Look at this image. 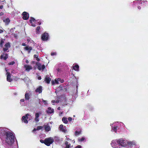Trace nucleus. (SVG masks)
I'll return each instance as SVG.
<instances>
[{
	"label": "nucleus",
	"mask_w": 148,
	"mask_h": 148,
	"mask_svg": "<svg viewBox=\"0 0 148 148\" xmlns=\"http://www.w3.org/2000/svg\"><path fill=\"white\" fill-rule=\"evenodd\" d=\"M85 138H84L82 137L81 138H79L78 139V140L79 141H82L84 140H85Z\"/></svg>",
	"instance_id": "c85d7f7f"
},
{
	"label": "nucleus",
	"mask_w": 148,
	"mask_h": 148,
	"mask_svg": "<svg viewBox=\"0 0 148 148\" xmlns=\"http://www.w3.org/2000/svg\"><path fill=\"white\" fill-rule=\"evenodd\" d=\"M10 43L9 42L7 43L5 45V47H7L8 48H9L10 47Z\"/></svg>",
	"instance_id": "393cba45"
},
{
	"label": "nucleus",
	"mask_w": 148,
	"mask_h": 148,
	"mask_svg": "<svg viewBox=\"0 0 148 148\" xmlns=\"http://www.w3.org/2000/svg\"><path fill=\"white\" fill-rule=\"evenodd\" d=\"M5 129V128H0V136H4L6 142L9 145H11L14 142V136L12 133L10 132H6Z\"/></svg>",
	"instance_id": "f257e3e1"
},
{
	"label": "nucleus",
	"mask_w": 148,
	"mask_h": 148,
	"mask_svg": "<svg viewBox=\"0 0 148 148\" xmlns=\"http://www.w3.org/2000/svg\"><path fill=\"white\" fill-rule=\"evenodd\" d=\"M37 130H41V129H42V128H43V127L42 126H37Z\"/></svg>",
	"instance_id": "a878e982"
},
{
	"label": "nucleus",
	"mask_w": 148,
	"mask_h": 148,
	"mask_svg": "<svg viewBox=\"0 0 148 148\" xmlns=\"http://www.w3.org/2000/svg\"><path fill=\"white\" fill-rule=\"evenodd\" d=\"M44 127L45 128V130L46 131L48 132L50 130V127L49 124H47L46 125H44Z\"/></svg>",
	"instance_id": "9d476101"
},
{
	"label": "nucleus",
	"mask_w": 148,
	"mask_h": 148,
	"mask_svg": "<svg viewBox=\"0 0 148 148\" xmlns=\"http://www.w3.org/2000/svg\"><path fill=\"white\" fill-rule=\"evenodd\" d=\"M8 58V57L4 56L3 57V59L4 60H6Z\"/></svg>",
	"instance_id": "a18cd8bd"
},
{
	"label": "nucleus",
	"mask_w": 148,
	"mask_h": 148,
	"mask_svg": "<svg viewBox=\"0 0 148 148\" xmlns=\"http://www.w3.org/2000/svg\"><path fill=\"white\" fill-rule=\"evenodd\" d=\"M4 42V41L3 40H1L0 43V47H3V44Z\"/></svg>",
	"instance_id": "5701e85b"
},
{
	"label": "nucleus",
	"mask_w": 148,
	"mask_h": 148,
	"mask_svg": "<svg viewBox=\"0 0 148 148\" xmlns=\"http://www.w3.org/2000/svg\"><path fill=\"white\" fill-rule=\"evenodd\" d=\"M48 37V34L47 33H45L42 36V39L43 40H46Z\"/></svg>",
	"instance_id": "423d86ee"
},
{
	"label": "nucleus",
	"mask_w": 148,
	"mask_h": 148,
	"mask_svg": "<svg viewBox=\"0 0 148 148\" xmlns=\"http://www.w3.org/2000/svg\"><path fill=\"white\" fill-rule=\"evenodd\" d=\"M53 142L54 139L52 137H50L45 139V144L47 146H50Z\"/></svg>",
	"instance_id": "7ed1b4c3"
},
{
	"label": "nucleus",
	"mask_w": 148,
	"mask_h": 148,
	"mask_svg": "<svg viewBox=\"0 0 148 148\" xmlns=\"http://www.w3.org/2000/svg\"><path fill=\"white\" fill-rule=\"evenodd\" d=\"M117 142L118 144L122 146L125 147L128 143V141L126 140L123 139H121L119 140H117Z\"/></svg>",
	"instance_id": "f03ea898"
},
{
	"label": "nucleus",
	"mask_w": 148,
	"mask_h": 148,
	"mask_svg": "<svg viewBox=\"0 0 148 148\" xmlns=\"http://www.w3.org/2000/svg\"><path fill=\"white\" fill-rule=\"evenodd\" d=\"M81 133V132H78V131H76L75 132V136H77Z\"/></svg>",
	"instance_id": "bb28decb"
},
{
	"label": "nucleus",
	"mask_w": 148,
	"mask_h": 148,
	"mask_svg": "<svg viewBox=\"0 0 148 148\" xmlns=\"http://www.w3.org/2000/svg\"><path fill=\"white\" fill-rule=\"evenodd\" d=\"M51 80V79L47 75L45 78V81L48 84H49Z\"/></svg>",
	"instance_id": "2eb2a0df"
},
{
	"label": "nucleus",
	"mask_w": 148,
	"mask_h": 148,
	"mask_svg": "<svg viewBox=\"0 0 148 148\" xmlns=\"http://www.w3.org/2000/svg\"><path fill=\"white\" fill-rule=\"evenodd\" d=\"M68 120L69 121H72V119L71 118L69 117L68 118Z\"/></svg>",
	"instance_id": "4c0bfd02"
},
{
	"label": "nucleus",
	"mask_w": 148,
	"mask_h": 148,
	"mask_svg": "<svg viewBox=\"0 0 148 148\" xmlns=\"http://www.w3.org/2000/svg\"><path fill=\"white\" fill-rule=\"evenodd\" d=\"M23 18L24 20H27L29 17V14L26 12H24L23 13Z\"/></svg>",
	"instance_id": "0eeeda50"
},
{
	"label": "nucleus",
	"mask_w": 148,
	"mask_h": 148,
	"mask_svg": "<svg viewBox=\"0 0 148 148\" xmlns=\"http://www.w3.org/2000/svg\"><path fill=\"white\" fill-rule=\"evenodd\" d=\"M138 8L139 9H141V7L140 6H138Z\"/></svg>",
	"instance_id": "052dcab7"
},
{
	"label": "nucleus",
	"mask_w": 148,
	"mask_h": 148,
	"mask_svg": "<svg viewBox=\"0 0 148 148\" xmlns=\"http://www.w3.org/2000/svg\"><path fill=\"white\" fill-rule=\"evenodd\" d=\"M24 67L26 70L27 71H29L30 70L32 69V67L31 66L28 65H25Z\"/></svg>",
	"instance_id": "f8f14e48"
},
{
	"label": "nucleus",
	"mask_w": 148,
	"mask_h": 148,
	"mask_svg": "<svg viewBox=\"0 0 148 148\" xmlns=\"http://www.w3.org/2000/svg\"><path fill=\"white\" fill-rule=\"evenodd\" d=\"M9 48L7 47H5L3 48V50L4 51H7L8 49Z\"/></svg>",
	"instance_id": "2f4dec72"
},
{
	"label": "nucleus",
	"mask_w": 148,
	"mask_h": 148,
	"mask_svg": "<svg viewBox=\"0 0 148 148\" xmlns=\"http://www.w3.org/2000/svg\"><path fill=\"white\" fill-rule=\"evenodd\" d=\"M45 66L44 65H43L41 66L42 69H44L45 68Z\"/></svg>",
	"instance_id": "e433bc0d"
},
{
	"label": "nucleus",
	"mask_w": 148,
	"mask_h": 148,
	"mask_svg": "<svg viewBox=\"0 0 148 148\" xmlns=\"http://www.w3.org/2000/svg\"><path fill=\"white\" fill-rule=\"evenodd\" d=\"M52 103H53V104L54 105V103L55 102L54 100H52L51 101Z\"/></svg>",
	"instance_id": "3c124183"
},
{
	"label": "nucleus",
	"mask_w": 148,
	"mask_h": 148,
	"mask_svg": "<svg viewBox=\"0 0 148 148\" xmlns=\"http://www.w3.org/2000/svg\"><path fill=\"white\" fill-rule=\"evenodd\" d=\"M42 102L45 103V104L47 103V102L46 100H45L42 99Z\"/></svg>",
	"instance_id": "c9c22d12"
},
{
	"label": "nucleus",
	"mask_w": 148,
	"mask_h": 148,
	"mask_svg": "<svg viewBox=\"0 0 148 148\" xmlns=\"http://www.w3.org/2000/svg\"><path fill=\"white\" fill-rule=\"evenodd\" d=\"M111 145L113 147H118L117 145L118 144L117 142V140H113L111 143Z\"/></svg>",
	"instance_id": "39448f33"
},
{
	"label": "nucleus",
	"mask_w": 148,
	"mask_h": 148,
	"mask_svg": "<svg viewBox=\"0 0 148 148\" xmlns=\"http://www.w3.org/2000/svg\"><path fill=\"white\" fill-rule=\"evenodd\" d=\"M55 102L56 103H58L59 102V101H55Z\"/></svg>",
	"instance_id": "e2e57ef3"
},
{
	"label": "nucleus",
	"mask_w": 148,
	"mask_h": 148,
	"mask_svg": "<svg viewBox=\"0 0 148 148\" xmlns=\"http://www.w3.org/2000/svg\"><path fill=\"white\" fill-rule=\"evenodd\" d=\"M56 53H51V56H53L54 55H56Z\"/></svg>",
	"instance_id": "37998d69"
},
{
	"label": "nucleus",
	"mask_w": 148,
	"mask_h": 148,
	"mask_svg": "<svg viewBox=\"0 0 148 148\" xmlns=\"http://www.w3.org/2000/svg\"><path fill=\"white\" fill-rule=\"evenodd\" d=\"M66 145V148H70V144L67 141H66L65 143Z\"/></svg>",
	"instance_id": "6ab92c4d"
},
{
	"label": "nucleus",
	"mask_w": 148,
	"mask_h": 148,
	"mask_svg": "<svg viewBox=\"0 0 148 148\" xmlns=\"http://www.w3.org/2000/svg\"><path fill=\"white\" fill-rule=\"evenodd\" d=\"M3 32V30L2 29H0V33H1Z\"/></svg>",
	"instance_id": "8fccbe9b"
},
{
	"label": "nucleus",
	"mask_w": 148,
	"mask_h": 148,
	"mask_svg": "<svg viewBox=\"0 0 148 148\" xmlns=\"http://www.w3.org/2000/svg\"><path fill=\"white\" fill-rule=\"evenodd\" d=\"M40 142L42 143H44L45 144V139L44 140L41 139L40 140Z\"/></svg>",
	"instance_id": "473e14b6"
},
{
	"label": "nucleus",
	"mask_w": 148,
	"mask_h": 148,
	"mask_svg": "<svg viewBox=\"0 0 148 148\" xmlns=\"http://www.w3.org/2000/svg\"><path fill=\"white\" fill-rule=\"evenodd\" d=\"M20 101L21 102H24V99H22Z\"/></svg>",
	"instance_id": "603ef678"
},
{
	"label": "nucleus",
	"mask_w": 148,
	"mask_h": 148,
	"mask_svg": "<svg viewBox=\"0 0 148 148\" xmlns=\"http://www.w3.org/2000/svg\"><path fill=\"white\" fill-rule=\"evenodd\" d=\"M36 58V60L37 61H39L40 60V59L38 58V57L37 58Z\"/></svg>",
	"instance_id": "864d4df0"
},
{
	"label": "nucleus",
	"mask_w": 148,
	"mask_h": 148,
	"mask_svg": "<svg viewBox=\"0 0 148 148\" xmlns=\"http://www.w3.org/2000/svg\"><path fill=\"white\" fill-rule=\"evenodd\" d=\"M3 55H1V56H0V58L1 59H2L3 58Z\"/></svg>",
	"instance_id": "4d7b16f0"
},
{
	"label": "nucleus",
	"mask_w": 148,
	"mask_h": 148,
	"mask_svg": "<svg viewBox=\"0 0 148 148\" xmlns=\"http://www.w3.org/2000/svg\"><path fill=\"white\" fill-rule=\"evenodd\" d=\"M3 21L6 25L8 24L10 21L9 19L8 18H6L5 20H4Z\"/></svg>",
	"instance_id": "412c9836"
},
{
	"label": "nucleus",
	"mask_w": 148,
	"mask_h": 148,
	"mask_svg": "<svg viewBox=\"0 0 148 148\" xmlns=\"http://www.w3.org/2000/svg\"><path fill=\"white\" fill-rule=\"evenodd\" d=\"M60 130V131H61L63 132H66L67 130L66 129V128L65 127H64L63 125H61L59 127Z\"/></svg>",
	"instance_id": "6e6552de"
},
{
	"label": "nucleus",
	"mask_w": 148,
	"mask_h": 148,
	"mask_svg": "<svg viewBox=\"0 0 148 148\" xmlns=\"http://www.w3.org/2000/svg\"><path fill=\"white\" fill-rule=\"evenodd\" d=\"M25 98L26 100H29L30 98V95L29 94L26 93L25 95Z\"/></svg>",
	"instance_id": "a211bd4d"
},
{
	"label": "nucleus",
	"mask_w": 148,
	"mask_h": 148,
	"mask_svg": "<svg viewBox=\"0 0 148 148\" xmlns=\"http://www.w3.org/2000/svg\"><path fill=\"white\" fill-rule=\"evenodd\" d=\"M33 21V22H34L36 21V20H35V18L32 17H31L30 18V20H29L30 22L32 23V21Z\"/></svg>",
	"instance_id": "b1692460"
},
{
	"label": "nucleus",
	"mask_w": 148,
	"mask_h": 148,
	"mask_svg": "<svg viewBox=\"0 0 148 148\" xmlns=\"http://www.w3.org/2000/svg\"><path fill=\"white\" fill-rule=\"evenodd\" d=\"M40 29V26H38L36 28V30L37 31H38Z\"/></svg>",
	"instance_id": "ea45409f"
},
{
	"label": "nucleus",
	"mask_w": 148,
	"mask_h": 148,
	"mask_svg": "<svg viewBox=\"0 0 148 148\" xmlns=\"http://www.w3.org/2000/svg\"><path fill=\"white\" fill-rule=\"evenodd\" d=\"M62 120L64 123L66 124L68 123V121L66 118L64 117L62 118Z\"/></svg>",
	"instance_id": "aec40b11"
},
{
	"label": "nucleus",
	"mask_w": 148,
	"mask_h": 148,
	"mask_svg": "<svg viewBox=\"0 0 148 148\" xmlns=\"http://www.w3.org/2000/svg\"><path fill=\"white\" fill-rule=\"evenodd\" d=\"M60 82L61 83H62L64 82V80H63V79H61V80L60 81Z\"/></svg>",
	"instance_id": "49530a36"
},
{
	"label": "nucleus",
	"mask_w": 148,
	"mask_h": 148,
	"mask_svg": "<svg viewBox=\"0 0 148 148\" xmlns=\"http://www.w3.org/2000/svg\"><path fill=\"white\" fill-rule=\"evenodd\" d=\"M22 45H23V46H25V43H23L22 44Z\"/></svg>",
	"instance_id": "0e129e2a"
},
{
	"label": "nucleus",
	"mask_w": 148,
	"mask_h": 148,
	"mask_svg": "<svg viewBox=\"0 0 148 148\" xmlns=\"http://www.w3.org/2000/svg\"><path fill=\"white\" fill-rule=\"evenodd\" d=\"M75 148H81V146L80 145H78Z\"/></svg>",
	"instance_id": "79ce46f5"
},
{
	"label": "nucleus",
	"mask_w": 148,
	"mask_h": 148,
	"mask_svg": "<svg viewBox=\"0 0 148 148\" xmlns=\"http://www.w3.org/2000/svg\"><path fill=\"white\" fill-rule=\"evenodd\" d=\"M54 138L56 140H59V139L58 137H55Z\"/></svg>",
	"instance_id": "a19ab883"
},
{
	"label": "nucleus",
	"mask_w": 148,
	"mask_h": 148,
	"mask_svg": "<svg viewBox=\"0 0 148 148\" xmlns=\"http://www.w3.org/2000/svg\"><path fill=\"white\" fill-rule=\"evenodd\" d=\"M35 120L36 122H38L39 121L38 118V117H35Z\"/></svg>",
	"instance_id": "f704fd0d"
},
{
	"label": "nucleus",
	"mask_w": 148,
	"mask_h": 148,
	"mask_svg": "<svg viewBox=\"0 0 148 148\" xmlns=\"http://www.w3.org/2000/svg\"><path fill=\"white\" fill-rule=\"evenodd\" d=\"M117 127H114L112 128V129L115 132H116V131L117 130Z\"/></svg>",
	"instance_id": "c756f323"
},
{
	"label": "nucleus",
	"mask_w": 148,
	"mask_h": 148,
	"mask_svg": "<svg viewBox=\"0 0 148 148\" xmlns=\"http://www.w3.org/2000/svg\"><path fill=\"white\" fill-rule=\"evenodd\" d=\"M25 49L27 51H29V53L30 52V51L32 49V48L31 47L27 46L25 47Z\"/></svg>",
	"instance_id": "dca6fc26"
},
{
	"label": "nucleus",
	"mask_w": 148,
	"mask_h": 148,
	"mask_svg": "<svg viewBox=\"0 0 148 148\" xmlns=\"http://www.w3.org/2000/svg\"><path fill=\"white\" fill-rule=\"evenodd\" d=\"M60 80H61L60 78H59L57 79H55V82L56 84H58V81H60Z\"/></svg>",
	"instance_id": "cd10ccee"
},
{
	"label": "nucleus",
	"mask_w": 148,
	"mask_h": 148,
	"mask_svg": "<svg viewBox=\"0 0 148 148\" xmlns=\"http://www.w3.org/2000/svg\"><path fill=\"white\" fill-rule=\"evenodd\" d=\"M135 144V143L134 142H128V145L131 147V146L132 145Z\"/></svg>",
	"instance_id": "4be33fe9"
},
{
	"label": "nucleus",
	"mask_w": 148,
	"mask_h": 148,
	"mask_svg": "<svg viewBox=\"0 0 148 148\" xmlns=\"http://www.w3.org/2000/svg\"><path fill=\"white\" fill-rule=\"evenodd\" d=\"M29 116V114H26L25 116H23L22 117V121H23L26 123H28V121L27 120V119H28V116Z\"/></svg>",
	"instance_id": "20e7f679"
},
{
	"label": "nucleus",
	"mask_w": 148,
	"mask_h": 148,
	"mask_svg": "<svg viewBox=\"0 0 148 148\" xmlns=\"http://www.w3.org/2000/svg\"><path fill=\"white\" fill-rule=\"evenodd\" d=\"M3 8V5H1L0 6V9H2Z\"/></svg>",
	"instance_id": "5fc2aeb1"
},
{
	"label": "nucleus",
	"mask_w": 148,
	"mask_h": 148,
	"mask_svg": "<svg viewBox=\"0 0 148 148\" xmlns=\"http://www.w3.org/2000/svg\"><path fill=\"white\" fill-rule=\"evenodd\" d=\"M42 87L41 86H40L39 87L37 88L35 91L36 92H38L39 93H40L42 92Z\"/></svg>",
	"instance_id": "9b49d317"
},
{
	"label": "nucleus",
	"mask_w": 148,
	"mask_h": 148,
	"mask_svg": "<svg viewBox=\"0 0 148 148\" xmlns=\"http://www.w3.org/2000/svg\"><path fill=\"white\" fill-rule=\"evenodd\" d=\"M36 64L37 66V68L39 70H40L42 69L41 68V64H40L39 62H37L36 63Z\"/></svg>",
	"instance_id": "4468645a"
},
{
	"label": "nucleus",
	"mask_w": 148,
	"mask_h": 148,
	"mask_svg": "<svg viewBox=\"0 0 148 148\" xmlns=\"http://www.w3.org/2000/svg\"><path fill=\"white\" fill-rule=\"evenodd\" d=\"M5 56L8 57V54H7V53L5 54Z\"/></svg>",
	"instance_id": "338daca9"
},
{
	"label": "nucleus",
	"mask_w": 148,
	"mask_h": 148,
	"mask_svg": "<svg viewBox=\"0 0 148 148\" xmlns=\"http://www.w3.org/2000/svg\"><path fill=\"white\" fill-rule=\"evenodd\" d=\"M25 62L27 63H29V61L27 60H26Z\"/></svg>",
	"instance_id": "bf43d9fd"
},
{
	"label": "nucleus",
	"mask_w": 148,
	"mask_h": 148,
	"mask_svg": "<svg viewBox=\"0 0 148 148\" xmlns=\"http://www.w3.org/2000/svg\"><path fill=\"white\" fill-rule=\"evenodd\" d=\"M15 29V28H14V27L13 28H12L10 30V32H12V31L14 30Z\"/></svg>",
	"instance_id": "58836bf2"
},
{
	"label": "nucleus",
	"mask_w": 148,
	"mask_h": 148,
	"mask_svg": "<svg viewBox=\"0 0 148 148\" xmlns=\"http://www.w3.org/2000/svg\"><path fill=\"white\" fill-rule=\"evenodd\" d=\"M38 24L39 25H40V24H41V23L40 22H38Z\"/></svg>",
	"instance_id": "774afa93"
},
{
	"label": "nucleus",
	"mask_w": 148,
	"mask_h": 148,
	"mask_svg": "<svg viewBox=\"0 0 148 148\" xmlns=\"http://www.w3.org/2000/svg\"><path fill=\"white\" fill-rule=\"evenodd\" d=\"M15 63V62L14 61H12L11 62H10L8 63V64L9 65H12L14 64Z\"/></svg>",
	"instance_id": "7c9ffc66"
},
{
	"label": "nucleus",
	"mask_w": 148,
	"mask_h": 148,
	"mask_svg": "<svg viewBox=\"0 0 148 148\" xmlns=\"http://www.w3.org/2000/svg\"><path fill=\"white\" fill-rule=\"evenodd\" d=\"M3 13L2 12H1L0 13V16H1L3 15Z\"/></svg>",
	"instance_id": "de8ad7c7"
},
{
	"label": "nucleus",
	"mask_w": 148,
	"mask_h": 148,
	"mask_svg": "<svg viewBox=\"0 0 148 148\" xmlns=\"http://www.w3.org/2000/svg\"><path fill=\"white\" fill-rule=\"evenodd\" d=\"M47 113L51 114L53 112L54 110L51 109L50 107H49L48 108V110H47Z\"/></svg>",
	"instance_id": "ddd939ff"
},
{
	"label": "nucleus",
	"mask_w": 148,
	"mask_h": 148,
	"mask_svg": "<svg viewBox=\"0 0 148 148\" xmlns=\"http://www.w3.org/2000/svg\"><path fill=\"white\" fill-rule=\"evenodd\" d=\"M32 26H33L35 27V25L34 24V23H32Z\"/></svg>",
	"instance_id": "13d9d810"
},
{
	"label": "nucleus",
	"mask_w": 148,
	"mask_h": 148,
	"mask_svg": "<svg viewBox=\"0 0 148 148\" xmlns=\"http://www.w3.org/2000/svg\"><path fill=\"white\" fill-rule=\"evenodd\" d=\"M6 74L7 75V81L9 82H11L12 80V79L11 78H10L11 76H10V73L9 72H7Z\"/></svg>",
	"instance_id": "1a4fd4ad"
},
{
	"label": "nucleus",
	"mask_w": 148,
	"mask_h": 148,
	"mask_svg": "<svg viewBox=\"0 0 148 148\" xmlns=\"http://www.w3.org/2000/svg\"><path fill=\"white\" fill-rule=\"evenodd\" d=\"M34 58H37L38 57V56L36 55H34Z\"/></svg>",
	"instance_id": "c03bdc74"
},
{
	"label": "nucleus",
	"mask_w": 148,
	"mask_h": 148,
	"mask_svg": "<svg viewBox=\"0 0 148 148\" xmlns=\"http://www.w3.org/2000/svg\"><path fill=\"white\" fill-rule=\"evenodd\" d=\"M69 140V138H66V140Z\"/></svg>",
	"instance_id": "69168bd1"
},
{
	"label": "nucleus",
	"mask_w": 148,
	"mask_h": 148,
	"mask_svg": "<svg viewBox=\"0 0 148 148\" xmlns=\"http://www.w3.org/2000/svg\"><path fill=\"white\" fill-rule=\"evenodd\" d=\"M39 114L38 113H36L35 114V117H39Z\"/></svg>",
	"instance_id": "72a5a7b5"
},
{
	"label": "nucleus",
	"mask_w": 148,
	"mask_h": 148,
	"mask_svg": "<svg viewBox=\"0 0 148 148\" xmlns=\"http://www.w3.org/2000/svg\"><path fill=\"white\" fill-rule=\"evenodd\" d=\"M73 69L76 71H78L79 70V66L78 65L76 64L75 66H73Z\"/></svg>",
	"instance_id": "f3484780"
},
{
	"label": "nucleus",
	"mask_w": 148,
	"mask_h": 148,
	"mask_svg": "<svg viewBox=\"0 0 148 148\" xmlns=\"http://www.w3.org/2000/svg\"><path fill=\"white\" fill-rule=\"evenodd\" d=\"M38 80H40L41 78L40 76H39L38 77Z\"/></svg>",
	"instance_id": "09e8293b"
},
{
	"label": "nucleus",
	"mask_w": 148,
	"mask_h": 148,
	"mask_svg": "<svg viewBox=\"0 0 148 148\" xmlns=\"http://www.w3.org/2000/svg\"><path fill=\"white\" fill-rule=\"evenodd\" d=\"M37 130V129H36V128H34L33 130V131H36V130Z\"/></svg>",
	"instance_id": "6e6d98bb"
},
{
	"label": "nucleus",
	"mask_w": 148,
	"mask_h": 148,
	"mask_svg": "<svg viewBox=\"0 0 148 148\" xmlns=\"http://www.w3.org/2000/svg\"><path fill=\"white\" fill-rule=\"evenodd\" d=\"M58 110H60V107H58Z\"/></svg>",
	"instance_id": "680f3d73"
}]
</instances>
